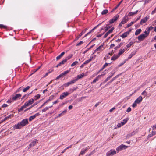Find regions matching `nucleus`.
<instances>
[{"label": "nucleus", "instance_id": "obj_40", "mask_svg": "<svg viewBox=\"0 0 156 156\" xmlns=\"http://www.w3.org/2000/svg\"><path fill=\"white\" fill-rule=\"evenodd\" d=\"M108 12V10L107 9H104L102 11L101 14L102 15H105L107 14Z\"/></svg>", "mask_w": 156, "mask_h": 156}, {"label": "nucleus", "instance_id": "obj_4", "mask_svg": "<svg viewBox=\"0 0 156 156\" xmlns=\"http://www.w3.org/2000/svg\"><path fill=\"white\" fill-rule=\"evenodd\" d=\"M54 97V95H52L49 97V99L47 100L40 107L38 108V109H40L42 108L43 106H44L49 101L52 100Z\"/></svg>", "mask_w": 156, "mask_h": 156}, {"label": "nucleus", "instance_id": "obj_3", "mask_svg": "<svg viewBox=\"0 0 156 156\" xmlns=\"http://www.w3.org/2000/svg\"><path fill=\"white\" fill-rule=\"evenodd\" d=\"M119 17V15L118 14L114 16L109 21V24H111L113 23L115 21L117 20Z\"/></svg>", "mask_w": 156, "mask_h": 156}, {"label": "nucleus", "instance_id": "obj_60", "mask_svg": "<svg viewBox=\"0 0 156 156\" xmlns=\"http://www.w3.org/2000/svg\"><path fill=\"white\" fill-rule=\"evenodd\" d=\"M90 61V59H88V60H87L86 61L83 63V64H84V65H86L88 63H89Z\"/></svg>", "mask_w": 156, "mask_h": 156}, {"label": "nucleus", "instance_id": "obj_27", "mask_svg": "<svg viewBox=\"0 0 156 156\" xmlns=\"http://www.w3.org/2000/svg\"><path fill=\"white\" fill-rule=\"evenodd\" d=\"M12 115H13L12 114H10V115H9L8 116H6V117H5L3 120H1L0 121V123H2V122H3L5 120H6L7 119L10 118L11 116Z\"/></svg>", "mask_w": 156, "mask_h": 156}, {"label": "nucleus", "instance_id": "obj_61", "mask_svg": "<svg viewBox=\"0 0 156 156\" xmlns=\"http://www.w3.org/2000/svg\"><path fill=\"white\" fill-rule=\"evenodd\" d=\"M137 104H138L136 102L134 101V102L132 104V107L133 108H135V107L137 106Z\"/></svg>", "mask_w": 156, "mask_h": 156}, {"label": "nucleus", "instance_id": "obj_62", "mask_svg": "<svg viewBox=\"0 0 156 156\" xmlns=\"http://www.w3.org/2000/svg\"><path fill=\"white\" fill-rule=\"evenodd\" d=\"M141 16H139L137 18H135V21L134 22H135V23L138 20L140 19V18Z\"/></svg>", "mask_w": 156, "mask_h": 156}, {"label": "nucleus", "instance_id": "obj_29", "mask_svg": "<svg viewBox=\"0 0 156 156\" xmlns=\"http://www.w3.org/2000/svg\"><path fill=\"white\" fill-rule=\"evenodd\" d=\"M67 112L66 109L64 111H63L61 113L59 114L57 116V117L58 118L59 117L61 116H62L63 115H64V114L66 113Z\"/></svg>", "mask_w": 156, "mask_h": 156}, {"label": "nucleus", "instance_id": "obj_47", "mask_svg": "<svg viewBox=\"0 0 156 156\" xmlns=\"http://www.w3.org/2000/svg\"><path fill=\"white\" fill-rule=\"evenodd\" d=\"M129 20V19L128 18H127V19H125V20H124V19L123 18V19L121 21L123 23V24H124L125 23H126Z\"/></svg>", "mask_w": 156, "mask_h": 156}, {"label": "nucleus", "instance_id": "obj_18", "mask_svg": "<svg viewBox=\"0 0 156 156\" xmlns=\"http://www.w3.org/2000/svg\"><path fill=\"white\" fill-rule=\"evenodd\" d=\"M78 88V87L76 86V87L69 89V94L73 92V91L76 90V89Z\"/></svg>", "mask_w": 156, "mask_h": 156}, {"label": "nucleus", "instance_id": "obj_17", "mask_svg": "<svg viewBox=\"0 0 156 156\" xmlns=\"http://www.w3.org/2000/svg\"><path fill=\"white\" fill-rule=\"evenodd\" d=\"M84 76L83 73H82V74L78 75L77 77H75V79L77 81L79 79H81Z\"/></svg>", "mask_w": 156, "mask_h": 156}, {"label": "nucleus", "instance_id": "obj_21", "mask_svg": "<svg viewBox=\"0 0 156 156\" xmlns=\"http://www.w3.org/2000/svg\"><path fill=\"white\" fill-rule=\"evenodd\" d=\"M123 1V0H122L119 3V4L115 6V7L113 9L112 11H111V12H112L115 11L120 5L121 4L122 2Z\"/></svg>", "mask_w": 156, "mask_h": 156}, {"label": "nucleus", "instance_id": "obj_8", "mask_svg": "<svg viewBox=\"0 0 156 156\" xmlns=\"http://www.w3.org/2000/svg\"><path fill=\"white\" fill-rule=\"evenodd\" d=\"M69 94V92H64L60 95L59 99L61 100H62L65 97L68 96Z\"/></svg>", "mask_w": 156, "mask_h": 156}, {"label": "nucleus", "instance_id": "obj_51", "mask_svg": "<svg viewBox=\"0 0 156 156\" xmlns=\"http://www.w3.org/2000/svg\"><path fill=\"white\" fill-rule=\"evenodd\" d=\"M133 44L132 41L130 42L128 44L126 45V46L127 48H129Z\"/></svg>", "mask_w": 156, "mask_h": 156}, {"label": "nucleus", "instance_id": "obj_53", "mask_svg": "<svg viewBox=\"0 0 156 156\" xmlns=\"http://www.w3.org/2000/svg\"><path fill=\"white\" fill-rule=\"evenodd\" d=\"M7 27L6 26L4 25L3 24H0V28H3L5 29L7 28Z\"/></svg>", "mask_w": 156, "mask_h": 156}, {"label": "nucleus", "instance_id": "obj_56", "mask_svg": "<svg viewBox=\"0 0 156 156\" xmlns=\"http://www.w3.org/2000/svg\"><path fill=\"white\" fill-rule=\"evenodd\" d=\"M131 29H129L128 31H126L124 33L126 34V35L127 36V35L129 34L131 32Z\"/></svg>", "mask_w": 156, "mask_h": 156}, {"label": "nucleus", "instance_id": "obj_11", "mask_svg": "<svg viewBox=\"0 0 156 156\" xmlns=\"http://www.w3.org/2000/svg\"><path fill=\"white\" fill-rule=\"evenodd\" d=\"M114 29V27H112L108 31H107L106 34H105L104 36V38H105L108 35V34L112 33L113 31V30Z\"/></svg>", "mask_w": 156, "mask_h": 156}, {"label": "nucleus", "instance_id": "obj_57", "mask_svg": "<svg viewBox=\"0 0 156 156\" xmlns=\"http://www.w3.org/2000/svg\"><path fill=\"white\" fill-rule=\"evenodd\" d=\"M121 37H122V38H124L126 37L127 36L126 34L125 33H123L121 35Z\"/></svg>", "mask_w": 156, "mask_h": 156}, {"label": "nucleus", "instance_id": "obj_38", "mask_svg": "<svg viewBox=\"0 0 156 156\" xmlns=\"http://www.w3.org/2000/svg\"><path fill=\"white\" fill-rule=\"evenodd\" d=\"M52 107V105L49 106L48 107H46L44 108L42 110V112H45L49 108H51Z\"/></svg>", "mask_w": 156, "mask_h": 156}, {"label": "nucleus", "instance_id": "obj_22", "mask_svg": "<svg viewBox=\"0 0 156 156\" xmlns=\"http://www.w3.org/2000/svg\"><path fill=\"white\" fill-rule=\"evenodd\" d=\"M38 143V141L36 139H34L32 142L30 144L33 147L35 145V144Z\"/></svg>", "mask_w": 156, "mask_h": 156}, {"label": "nucleus", "instance_id": "obj_41", "mask_svg": "<svg viewBox=\"0 0 156 156\" xmlns=\"http://www.w3.org/2000/svg\"><path fill=\"white\" fill-rule=\"evenodd\" d=\"M106 26L105 27V32H106L108 30L111 28V26H108L109 25L108 24H106Z\"/></svg>", "mask_w": 156, "mask_h": 156}, {"label": "nucleus", "instance_id": "obj_26", "mask_svg": "<svg viewBox=\"0 0 156 156\" xmlns=\"http://www.w3.org/2000/svg\"><path fill=\"white\" fill-rule=\"evenodd\" d=\"M135 131H133V132H132L131 133H130L129 134H128L126 136V138H129V137H131L132 136L134 135L135 134Z\"/></svg>", "mask_w": 156, "mask_h": 156}, {"label": "nucleus", "instance_id": "obj_49", "mask_svg": "<svg viewBox=\"0 0 156 156\" xmlns=\"http://www.w3.org/2000/svg\"><path fill=\"white\" fill-rule=\"evenodd\" d=\"M66 62L65 61V60L64 59H63L58 63L59 65L60 66L64 64Z\"/></svg>", "mask_w": 156, "mask_h": 156}, {"label": "nucleus", "instance_id": "obj_44", "mask_svg": "<svg viewBox=\"0 0 156 156\" xmlns=\"http://www.w3.org/2000/svg\"><path fill=\"white\" fill-rule=\"evenodd\" d=\"M135 23V22L132 21L131 22L129 23L127 25L126 28H128L129 27Z\"/></svg>", "mask_w": 156, "mask_h": 156}, {"label": "nucleus", "instance_id": "obj_64", "mask_svg": "<svg viewBox=\"0 0 156 156\" xmlns=\"http://www.w3.org/2000/svg\"><path fill=\"white\" fill-rule=\"evenodd\" d=\"M83 41H80L79 43L77 44L76 46H79L81 45L83 43Z\"/></svg>", "mask_w": 156, "mask_h": 156}, {"label": "nucleus", "instance_id": "obj_59", "mask_svg": "<svg viewBox=\"0 0 156 156\" xmlns=\"http://www.w3.org/2000/svg\"><path fill=\"white\" fill-rule=\"evenodd\" d=\"M141 95L146 96L147 95V92L145 90L141 94Z\"/></svg>", "mask_w": 156, "mask_h": 156}, {"label": "nucleus", "instance_id": "obj_42", "mask_svg": "<svg viewBox=\"0 0 156 156\" xmlns=\"http://www.w3.org/2000/svg\"><path fill=\"white\" fill-rule=\"evenodd\" d=\"M110 79V78L108 76V77L106 79H105V80H104V81L102 83H101L100 85V86H101V85L103 84L104 83H105L106 82H107L108 80H109Z\"/></svg>", "mask_w": 156, "mask_h": 156}, {"label": "nucleus", "instance_id": "obj_24", "mask_svg": "<svg viewBox=\"0 0 156 156\" xmlns=\"http://www.w3.org/2000/svg\"><path fill=\"white\" fill-rule=\"evenodd\" d=\"M103 44H101L100 46L99 47H98V48H97L94 51V52L92 54V55L94 54L96 51H98L99 50H100L101 48L103 47Z\"/></svg>", "mask_w": 156, "mask_h": 156}, {"label": "nucleus", "instance_id": "obj_9", "mask_svg": "<svg viewBox=\"0 0 156 156\" xmlns=\"http://www.w3.org/2000/svg\"><path fill=\"white\" fill-rule=\"evenodd\" d=\"M146 37L144 34H142L138 37L137 39L140 41H142Z\"/></svg>", "mask_w": 156, "mask_h": 156}, {"label": "nucleus", "instance_id": "obj_54", "mask_svg": "<svg viewBox=\"0 0 156 156\" xmlns=\"http://www.w3.org/2000/svg\"><path fill=\"white\" fill-rule=\"evenodd\" d=\"M115 72H113V71H112L110 73V75L108 77L110 78L114 75Z\"/></svg>", "mask_w": 156, "mask_h": 156}, {"label": "nucleus", "instance_id": "obj_23", "mask_svg": "<svg viewBox=\"0 0 156 156\" xmlns=\"http://www.w3.org/2000/svg\"><path fill=\"white\" fill-rule=\"evenodd\" d=\"M121 75V74H118L117 75L115 76L109 82H108V83L109 84L112 83L113 81L115 80L120 75Z\"/></svg>", "mask_w": 156, "mask_h": 156}, {"label": "nucleus", "instance_id": "obj_15", "mask_svg": "<svg viewBox=\"0 0 156 156\" xmlns=\"http://www.w3.org/2000/svg\"><path fill=\"white\" fill-rule=\"evenodd\" d=\"M142 99V97L141 96H140L135 101L138 104L141 102Z\"/></svg>", "mask_w": 156, "mask_h": 156}, {"label": "nucleus", "instance_id": "obj_25", "mask_svg": "<svg viewBox=\"0 0 156 156\" xmlns=\"http://www.w3.org/2000/svg\"><path fill=\"white\" fill-rule=\"evenodd\" d=\"M65 54V52H62L59 55L57 56L56 57V60L57 61L59 59L62 57Z\"/></svg>", "mask_w": 156, "mask_h": 156}, {"label": "nucleus", "instance_id": "obj_43", "mask_svg": "<svg viewBox=\"0 0 156 156\" xmlns=\"http://www.w3.org/2000/svg\"><path fill=\"white\" fill-rule=\"evenodd\" d=\"M30 88V87L29 86H27L26 88L23 89V92H26Z\"/></svg>", "mask_w": 156, "mask_h": 156}, {"label": "nucleus", "instance_id": "obj_14", "mask_svg": "<svg viewBox=\"0 0 156 156\" xmlns=\"http://www.w3.org/2000/svg\"><path fill=\"white\" fill-rule=\"evenodd\" d=\"M21 96V94H16L15 96L12 97V100L13 101H15L17 99L20 98Z\"/></svg>", "mask_w": 156, "mask_h": 156}, {"label": "nucleus", "instance_id": "obj_36", "mask_svg": "<svg viewBox=\"0 0 156 156\" xmlns=\"http://www.w3.org/2000/svg\"><path fill=\"white\" fill-rule=\"evenodd\" d=\"M108 65V63H105L100 69V70L99 71V72H100L102 70L104 69V68H105Z\"/></svg>", "mask_w": 156, "mask_h": 156}, {"label": "nucleus", "instance_id": "obj_28", "mask_svg": "<svg viewBox=\"0 0 156 156\" xmlns=\"http://www.w3.org/2000/svg\"><path fill=\"white\" fill-rule=\"evenodd\" d=\"M119 57L117 55H116L115 54H114L113 56L111 57V60L115 61Z\"/></svg>", "mask_w": 156, "mask_h": 156}, {"label": "nucleus", "instance_id": "obj_50", "mask_svg": "<svg viewBox=\"0 0 156 156\" xmlns=\"http://www.w3.org/2000/svg\"><path fill=\"white\" fill-rule=\"evenodd\" d=\"M35 117V116L34 115L30 116L29 118V120L30 121H31L32 120H33Z\"/></svg>", "mask_w": 156, "mask_h": 156}, {"label": "nucleus", "instance_id": "obj_45", "mask_svg": "<svg viewBox=\"0 0 156 156\" xmlns=\"http://www.w3.org/2000/svg\"><path fill=\"white\" fill-rule=\"evenodd\" d=\"M153 29V27L152 26H151L150 27H147L146 29L147 30V31H148L149 32L151 30H152Z\"/></svg>", "mask_w": 156, "mask_h": 156}, {"label": "nucleus", "instance_id": "obj_13", "mask_svg": "<svg viewBox=\"0 0 156 156\" xmlns=\"http://www.w3.org/2000/svg\"><path fill=\"white\" fill-rule=\"evenodd\" d=\"M149 19V17L146 16L142 19L140 22V24L142 25L143 23H145Z\"/></svg>", "mask_w": 156, "mask_h": 156}, {"label": "nucleus", "instance_id": "obj_6", "mask_svg": "<svg viewBox=\"0 0 156 156\" xmlns=\"http://www.w3.org/2000/svg\"><path fill=\"white\" fill-rule=\"evenodd\" d=\"M70 71L68 70H66L62 73L60 74L55 79V80H57L61 78L62 76H65L66 74L69 73Z\"/></svg>", "mask_w": 156, "mask_h": 156}, {"label": "nucleus", "instance_id": "obj_19", "mask_svg": "<svg viewBox=\"0 0 156 156\" xmlns=\"http://www.w3.org/2000/svg\"><path fill=\"white\" fill-rule=\"evenodd\" d=\"M138 12V10H136L134 12H129V13L128 14V16H133L134 15L137 14Z\"/></svg>", "mask_w": 156, "mask_h": 156}, {"label": "nucleus", "instance_id": "obj_52", "mask_svg": "<svg viewBox=\"0 0 156 156\" xmlns=\"http://www.w3.org/2000/svg\"><path fill=\"white\" fill-rule=\"evenodd\" d=\"M144 32L145 33L144 35L146 36V37L148 36L150 33V32L148 31H147H147L145 30Z\"/></svg>", "mask_w": 156, "mask_h": 156}, {"label": "nucleus", "instance_id": "obj_37", "mask_svg": "<svg viewBox=\"0 0 156 156\" xmlns=\"http://www.w3.org/2000/svg\"><path fill=\"white\" fill-rule=\"evenodd\" d=\"M123 43L122 42L120 43L118 45H117L116 47H115L114 48V49L115 50H117V49L120 48L121 46L123 44Z\"/></svg>", "mask_w": 156, "mask_h": 156}, {"label": "nucleus", "instance_id": "obj_5", "mask_svg": "<svg viewBox=\"0 0 156 156\" xmlns=\"http://www.w3.org/2000/svg\"><path fill=\"white\" fill-rule=\"evenodd\" d=\"M76 80H75V79H73V80H71L69 82H68L65 83H64L63 85V86L65 87H68L69 86V85L74 84L76 82Z\"/></svg>", "mask_w": 156, "mask_h": 156}, {"label": "nucleus", "instance_id": "obj_48", "mask_svg": "<svg viewBox=\"0 0 156 156\" xmlns=\"http://www.w3.org/2000/svg\"><path fill=\"white\" fill-rule=\"evenodd\" d=\"M86 151V150H85L84 148H83L81 150V151L80 152V154L81 155H83Z\"/></svg>", "mask_w": 156, "mask_h": 156}, {"label": "nucleus", "instance_id": "obj_20", "mask_svg": "<svg viewBox=\"0 0 156 156\" xmlns=\"http://www.w3.org/2000/svg\"><path fill=\"white\" fill-rule=\"evenodd\" d=\"M129 119V117H127L125 119H124L121 122V124H122V125L123 126L124 124H125L128 121V120Z\"/></svg>", "mask_w": 156, "mask_h": 156}, {"label": "nucleus", "instance_id": "obj_7", "mask_svg": "<svg viewBox=\"0 0 156 156\" xmlns=\"http://www.w3.org/2000/svg\"><path fill=\"white\" fill-rule=\"evenodd\" d=\"M107 154L110 156H113L116 153V151L114 149H111L107 152Z\"/></svg>", "mask_w": 156, "mask_h": 156}, {"label": "nucleus", "instance_id": "obj_55", "mask_svg": "<svg viewBox=\"0 0 156 156\" xmlns=\"http://www.w3.org/2000/svg\"><path fill=\"white\" fill-rule=\"evenodd\" d=\"M78 62L77 61H75L73 62L71 65V67H73L74 66L76 65L77 63H78Z\"/></svg>", "mask_w": 156, "mask_h": 156}, {"label": "nucleus", "instance_id": "obj_2", "mask_svg": "<svg viewBox=\"0 0 156 156\" xmlns=\"http://www.w3.org/2000/svg\"><path fill=\"white\" fill-rule=\"evenodd\" d=\"M128 147V146L122 144L116 148V150L118 151L117 153H118L119 151H121L122 150L125 149Z\"/></svg>", "mask_w": 156, "mask_h": 156}, {"label": "nucleus", "instance_id": "obj_46", "mask_svg": "<svg viewBox=\"0 0 156 156\" xmlns=\"http://www.w3.org/2000/svg\"><path fill=\"white\" fill-rule=\"evenodd\" d=\"M40 97V95L39 94H38L35 96L34 97V99L35 100L38 99Z\"/></svg>", "mask_w": 156, "mask_h": 156}, {"label": "nucleus", "instance_id": "obj_1", "mask_svg": "<svg viewBox=\"0 0 156 156\" xmlns=\"http://www.w3.org/2000/svg\"><path fill=\"white\" fill-rule=\"evenodd\" d=\"M28 123V119L25 118L23 119L21 122H18L17 124L13 125V129L14 130L20 129L22 127L26 126Z\"/></svg>", "mask_w": 156, "mask_h": 156}, {"label": "nucleus", "instance_id": "obj_10", "mask_svg": "<svg viewBox=\"0 0 156 156\" xmlns=\"http://www.w3.org/2000/svg\"><path fill=\"white\" fill-rule=\"evenodd\" d=\"M34 100L33 98L29 100L28 101L25 102L24 104H26L27 106H28L32 104L34 102Z\"/></svg>", "mask_w": 156, "mask_h": 156}, {"label": "nucleus", "instance_id": "obj_58", "mask_svg": "<svg viewBox=\"0 0 156 156\" xmlns=\"http://www.w3.org/2000/svg\"><path fill=\"white\" fill-rule=\"evenodd\" d=\"M96 55H94L93 56H91L90 57V58H89V59H90V61H91L92 60V59H95L96 58Z\"/></svg>", "mask_w": 156, "mask_h": 156}, {"label": "nucleus", "instance_id": "obj_32", "mask_svg": "<svg viewBox=\"0 0 156 156\" xmlns=\"http://www.w3.org/2000/svg\"><path fill=\"white\" fill-rule=\"evenodd\" d=\"M73 55L72 54H70L69 56L66 57L64 59V60H65L66 62L69 59L72 57Z\"/></svg>", "mask_w": 156, "mask_h": 156}, {"label": "nucleus", "instance_id": "obj_34", "mask_svg": "<svg viewBox=\"0 0 156 156\" xmlns=\"http://www.w3.org/2000/svg\"><path fill=\"white\" fill-rule=\"evenodd\" d=\"M142 31V30L141 29H137L135 31V35H137L139 34Z\"/></svg>", "mask_w": 156, "mask_h": 156}, {"label": "nucleus", "instance_id": "obj_31", "mask_svg": "<svg viewBox=\"0 0 156 156\" xmlns=\"http://www.w3.org/2000/svg\"><path fill=\"white\" fill-rule=\"evenodd\" d=\"M125 51V49H121L119 51V53L118 54V55L119 57L120 56L123 54Z\"/></svg>", "mask_w": 156, "mask_h": 156}, {"label": "nucleus", "instance_id": "obj_35", "mask_svg": "<svg viewBox=\"0 0 156 156\" xmlns=\"http://www.w3.org/2000/svg\"><path fill=\"white\" fill-rule=\"evenodd\" d=\"M136 53V51H133L129 55L128 59H130L133 56H134Z\"/></svg>", "mask_w": 156, "mask_h": 156}, {"label": "nucleus", "instance_id": "obj_30", "mask_svg": "<svg viewBox=\"0 0 156 156\" xmlns=\"http://www.w3.org/2000/svg\"><path fill=\"white\" fill-rule=\"evenodd\" d=\"M95 45V44H93L90 46L89 48H87L86 50L84 51L83 52V54H85L87 51H88L89 50L93 48Z\"/></svg>", "mask_w": 156, "mask_h": 156}, {"label": "nucleus", "instance_id": "obj_16", "mask_svg": "<svg viewBox=\"0 0 156 156\" xmlns=\"http://www.w3.org/2000/svg\"><path fill=\"white\" fill-rule=\"evenodd\" d=\"M105 74V73H104L103 74H101V75H99L97 76L93 80L92 82H91V83L92 84H94V83H96L97 81L98 80V78L99 77H100L101 76L104 75Z\"/></svg>", "mask_w": 156, "mask_h": 156}, {"label": "nucleus", "instance_id": "obj_12", "mask_svg": "<svg viewBox=\"0 0 156 156\" xmlns=\"http://www.w3.org/2000/svg\"><path fill=\"white\" fill-rule=\"evenodd\" d=\"M88 29L86 28L84 30H83L81 33L79 34V35L76 37V40H77L81 36H82L84 33H85L86 31Z\"/></svg>", "mask_w": 156, "mask_h": 156}, {"label": "nucleus", "instance_id": "obj_63", "mask_svg": "<svg viewBox=\"0 0 156 156\" xmlns=\"http://www.w3.org/2000/svg\"><path fill=\"white\" fill-rule=\"evenodd\" d=\"M8 105L7 104H4L1 106V107L2 108H5L7 107Z\"/></svg>", "mask_w": 156, "mask_h": 156}, {"label": "nucleus", "instance_id": "obj_39", "mask_svg": "<svg viewBox=\"0 0 156 156\" xmlns=\"http://www.w3.org/2000/svg\"><path fill=\"white\" fill-rule=\"evenodd\" d=\"M32 91L31 93H29V94L27 95V94H25L22 97V98H21V99L22 100H23V99H25V98H27L29 95L32 94Z\"/></svg>", "mask_w": 156, "mask_h": 156}, {"label": "nucleus", "instance_id": "obj_33", "mask_svg": "<svg viewBox=\"0 0 156 156\" xmlns=\"http://www.w3.org/2000/svg\"><path fill=\"white\" fill-rule=\"evenodd\" d=\"M27 107L26 104H24L18 110V112H21L24 108H26Z\"/></svg>", "mask_w": 156, "mask_h": 156}]
</instances>
